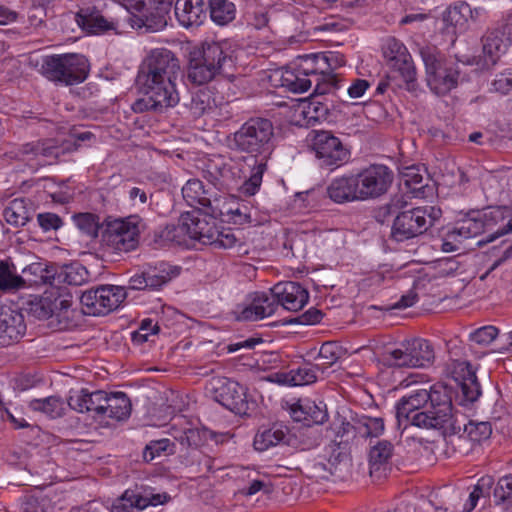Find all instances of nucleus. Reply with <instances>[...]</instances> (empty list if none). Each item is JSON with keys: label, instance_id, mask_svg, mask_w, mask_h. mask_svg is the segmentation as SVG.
<instances>
[{"label": "nucleus", "instance_id": "obj_41", "mask_svg": "<svg viewBox=\"0 0 512 512\" xmlns=\"http://www.w3.org/2000/svg\"><path fill=\"white\" fill-rule=\"evenodd\" d=\"M211 20L219 26L232 22L236 16V7L229 0H208Z\"/></svg>", "mask_w": 512, "mask_h": 512}, {"label": "nucleus", "instance_id": "obj_15", "mask_svg": "<svg viewBox=\"0 0 512 512\" xmlns=\"http://www.w3.org/2000/svg\"><path fill=\"white\" fill-rule=\"evenodd\" d=\"M403 267L409 269L408 274L417 278L414 287L419 284L422 278H427L430 281L435 278L454 276L459 277L462 281L463 261H457V258H436L424 264L418 260H412Z\"/></svg>", "mask_w": 512, "mask_h": 512}, {"label": "nucleus", "instance_id": "obj_48", "mask_svg": "<svg viewBox=\"0 0 512 512\" xmlns=\"http://www.w3.org/2000/svg\"><path fill=\"white\" fill-rule=\"evenodd\" d=\"M293 412L297 420H301L300 416H298V412L305 414L303 420L307 421L308 424L310 422L314 424H322L328 418L326 405L322 402L319 404H316L315 402H308L304 406H301L299 410H294Z\"/></svg>", "mask_w": 512, "mask_h": 512}, {"label": "nucleus", "instance_id": "obj_49", "mask_svg": "<svg viewBox=\"0 0 512 512\" xmlns=\"http://www.w3.org/2000/svg\"><path fill=\"white\" fill-rule=\"evenodd\" d=\"M24 285V280L16 274V268L8 261H0V290H15Z\"/></svg>", "mask_w": 512, "mask_h": 512}, {"label": "nucleus", "instance_id": "obj_29", "mask_svg": "<svg viewBox=\"0 0 512 512\" xmlns=\"http://www.w3.org/2000/svg\"><path fill=\"white\" fill-rule=\"evenodd\" d=\"M455 373L464 401L475 402L481 395V387L472 366L466 362L460 363Z\"/></svg>", "mask_w": 512, "mask_h": 512}, {"label": "nucleus", "instance_id": "obj_30", "mask_svg": "<svg viewBox=\"0 0 512 512\" xmlns=\"http://www.w3.org/2000/svg\"><path fill=\"white\" fill-rule=\"evenodd\" d=\"M59 155V147L51 140L25 143L14 152V157L20 161H31L38 157L57 158Z\"/></svg>", "mask_w": 512, "mask_h": 512}, {"label": "nucleus", "instance_id": "obj_59", "mask_svg": "<svg viewBox=\"0 0 512 512\" xmlns=\"http://www.w3.org/2000/svg\"><path fill=\"white\" fill-rule=\"evenodd\" d=\"M104 397H106L105 391H102V390H96L94 392L88 391L86 412L94 413L95 418H100L101 410L103 408Z\"/></svg>", "mask_w": 512, "mask_h": 512}, {"label": "nucleus", "instance_id": "obj_12", "mask_svg": "<svg viewBox=\"0 0 512 512\" xmlns=\"http://www.w3.org/2000/svg\"><path fill=\"white\" fill-rule=\"evenodd\" d=\"M70 307V299L53 293H45L44 296L28 303V311L33 317L39 320L52 319L51 325H55L59 330L67 329L69 326Z\"/></svg>", "mask_w": 512, "mask_h": 512}, {"label": "nucleus", "instance_id": "obj_3", "mask_svg": "<svg viewBox=\"0 0 512 512\" xmlns=\"http://www.w3.org/2000/svg\"><path fill=\"white\" fill-rule=\"evenodd\" d=\"M447 394L440 391L419 389L403 396L396 405L398 426L408 424L426 429H443L444 433L456 434L462 429L452 412Z\"/></svg>", "mask_w": 512, "mask_h": 512}, {"label": "nucleus", "instance_id": "obj_18", "mask_svg": "<svg viewBox=\"0 0 512 512\" xmlns=\"http://www.w3.org/2000/svg\"><path fill=\"white\" fill-rule=\"evenodd\" d=\"M166 494H154L144 487L124 491L111 505V512H140L148 506H157L167 501Z\"/></svg>", "mask_w": 512, "mask_h": 512}, {"label": "nucleus", "instance_id": "obj_20", "mask_svg": "<svg viewBox=\"0 0 512 512\" xmlns=\"http://www.w3.org/2000/svg\"><path fill=\"white\" fill-rule=\"evenodd\" d=\"M26 333L23 314L12 307L0 306V345L10 346L22 339Z\"/></svg>", "mask_w": 512, "mask_h": 512}, {"label": "nucleus", "instance_id": "obj_10", "mask_svg": "<svg viewBox=\"0 0 512 512\" xmlns=\"http://www.w3.org/2000/svg\"><path fill=\"white\" fill-rule=\"evenodd\" d=\"M126 298L127 292L124 287L102 285L83 292L80 303L85 314L100 316L118 309Z\"/></svg>", "mask_w": 512, "mask_h": 512}, {"label": "nucleus", "instance_id": "obj_44", "mask_svg": "<svg viewBox=\"0 0 512 512\" xmlns=\"http://www.w3.org/2000/svg\"><path fill=\"white\" fill-rule=\"evenodd\" d=\"M158 272L154 274L147 273L148 289L156 290L168 283L171 279L177 277L182 268L178 265H169L162 262L157 268Z\"/></svg>", "mask_w": 512, "mask_h": 512}, {"label": "nucleus", "instance_id": "obj_26", "mask_svg": "<svg viewBox=\"0 0 512 512\" xmlns=\"http://www.w3.org/2000/svg\"><path fill=\"white\" fill-rule=\"evenodd\" d=\"M175 16L185 28L198 27L206 19L205 3L203 0H176Z\"/></svg>", "mask_w": 512, "mask_h": 512}, {"label": "nucleus", "instance_id": "obj_47", "mask_svg": "<svg viewBox=\"0 0 512 512\" xmlns=\"http://www.w3.org/2000/svg\"><path fill=\"white\" fill-rule=\"evenodd\" d=\"M401 180L414 197H421L423 195L425 185L423 184L424 179L419 167L410 166L404 168L401 172Z\"/></svg>", "mask_w": 512, "mask_h": 512}, {"label": "nucleus", "instance_id": "obj_31", "mask_svg": "<svg viewBox=\"0 0 512 512\" xmlns=\"http://www.w3.org/2000/svg\"><path fill=\"white\" fill-rule=\"evenodd\" d=\"M153 244L156 248H164L172 245L187 246L188 239L182 223L168 224L160 227L153 233Z\"/></svg>", "mask_w": 512, "mask_h": 512}, {"label": "nucleus", "instance_id": "obj_13", "mask_svg": "<svg viewBox=\"0 0 512 512\" xmlns=\"http://www.w3.org/2000/svg\"><path fill=\"white\" fill-rule=\"evenodd\" d=\"M360 196L362 201L377 199L386 194L393 183V171L382 164H372L358 173Z\"/></svg>", "mask_w": 512, "mask_h": 512}, {"label": "nucleus", "instance_id": "obj_24", "mask_svg": "<svg viewBox=\"0 0 512 512\" xmlns=\"http://www.w3.org/2000/svg\"><path fill=\"white\" fill-rule=\"evenodd\" d=\"M277 309V299L271 291L270 293L257 292L252 298L251 304L240 312L238 319L256 321L270 317Z\"/></svg>", "mask_w": 512, "mask_h": 512}, {"label": "nucleus", "instance_id": "obj_40", "mask_svg": "<svg viewBox=\"0 0 512 512\" xmlns=\"http://www.w3.org/2000/svg\"><path fill=\"white\" fill-rule=\"evenodd\" d=\"M220 211L222 220L232 221L235 224L242 225L251 222V215L246 204L238 202H227L225 198H221Z\"/></svg>", "mask_w": 512, "mask_h": 512}, {"label": "nucleus", "instance_id": "obj_57", "mask_svg": "<svg viewBox=\"0 0 512 512\" xmlns=\"http://www.w3.org/2000/svg\"><path fill=\"white\" fill-rule=\"evenodd\" d=\"M498 335V329L494 326H484L470 333L469 339L481 346L489 345Z\"/></svg>", "mask_w": 512, "mask_h": 512}, {"label": "nucleus", "instance_id": "obj_2", "mask_svg": "<svg viewBox=\"0 0 512 512\" xmlns=\"http://www.w3.org/2000/svg\"><path fill=\"white\" fill-rule=\"evenodd\" d=\"M181 73L180 63L167 48H155L145 57L138 74V83L144 97L132 105L137 113L162 111L179 103L176 81Z\"/></svg>", "mask_w": 512, "mask_h": 512}, {"label": "nucleus", "instance_id": "obj_28", "mask_svg": "<svg viewBox=\"0 0 512 512\" xmlns=\"http://www.w3.org/2000/svg\"><path fill=\"white\" fill-rule=\"evenodd\" d=\"M78 24L87 32L92 34H102L109 30H114L118 26L115 19H106L95 8L81 9L78 14Z\"/></svg>", "mask_w": 512, "mask_h": 512}, {"label": "nucleus", "instance_id": "obj_61", "mask_svg": "<svg viewBox=\"0 0 512 512\" xmlns=\"http://www.w3.org/2000/svg\"><path fill=\"white\" fill-rule=\"evenodd\" d=\"M461 240L453 229L447 233L445 238L440 240V250L444 253L455 252L460 249Z\"/></svg>", "mask_w": 512, "mask_h": 512}, {"label": "nucleus", "instance_id": "obj_43", "mask_svg": "<svg viewBox=\"0 0 512 512\" xmlns=\"http://www.w3.org/2000/svg\"><path fill=\"white\" fill-rule=\"evenodd\" d=\"M358 436L362 438L379 437L385 430L384 419L381 417H371L368 415L356 416V425L354 427Z\"/></svg>", "mask_w": 512, "mask_h": 512}, {"label": "nucleus", "instance_id": "obj_63", "mask_svg": "<svg viewBox=\"0 0 512 512\" xmlns=\"http://www.w3.org/2000/svg\"><path fill=\"white\" fill-rule=\"evenodd\" d=\"M493 485H494L493 477L486 475V476L481 477L478 480V482L475 485L472 492L474 494H477L479 499L481 497H489L491 490L493 488Z\"/></svg>", "mask_w": 512, "mask_h": 512}, {"label": "nucleus", "instance_id": "obj_56", "mask_svg": "<svg viewBox=\"0 0 512 512\" xmlns=\"http://www.w3.org/2000/svg\"><path fill=\"white\" fill-rule=\"evenodd\" d=\"M316 369V366H303L297 369H292L293 385L302 386L316 382Z\"/></svg>", "mask_w": 512, "mask_h": 512}, {"label": "nucleus", "instance_id": "obj_58", "mask_svg": "<svg viewBox=\"0 0 512 512\" xmlns=\"http://www.w3.org/2000/svg\"><path fill=\"white\" fill-rule=\"evenodd\" d=\"M87 397V389H81L76 391L72 390L70 391V396L67 399V404L71 409L79 413H85L87 410Z\"/></svg>", "mask_w": 512, "mask_h": 512}, {"label": "nucleus", "instance_id": "obj_33", "mask_svg": "<svg viewBox=\"0 0 512 512\" xmlns=\"http://www.w3.org/2000/svg\"><path fill=\"white\" fill-rule=\"evenodd\" d=\"M505 258H499L489 263L490 258H474L473 262L463 261L461 270L462 282H468L479 276L480 280H485L492 271H494Z\"/></svg>", "mask_w": 512, "mask_h": 512}, {"label": "nucleus", "instance_id": "obj_25", "mask_svg": "<svg viewBox=\"0 0 512 512\" xmlns=\"http://www.w3.org/2000/svg\"><path fill=\"white\" fill-rule=\"evenodd\" d=\"M182 196L189 206L196 209L212 208L216 202L221 203V198H212L210 188L199 179H189L182 187Z\"/></svg>", "mask_w": 512, "mask_h": 512}, {"label": "nucleus", "instance_id": "obj_9", "mask_svg": "<svg viewBox=\"0 0 512 512\" xmlns=\"http://www.w3.org/2000/svg\"><path fill=\"white\" fill-rule=\"evenodd\" d=\"M441 215L434 206L416 207L397 215L392 227V236L403 241L424 233Z\"/></svg>", "mask_w": 512, "mask_h": 512}, {"label": "nucleus", "instance_id": "obj_62", "mask_svg": "<svg viewBox=\"0 0 512 512\" xmlns=\"http://www.w3.org/2000/svg\"><path fill=\"white\" fill-rule=\"evenodd\" d=\"M50 505L47 499L29 497L22 504V512H50Z\"/></svg>", "mask_w": 512, "mask_h": 512}, {"label": "nucleus", "instance_id": "obj_21", "mask_svg": "<svg viewBox=\"0 0 512 512\" xmlns=\"http://www.w3.org/2000/svg\"><path fill=\"white\" fill-rule=\"evenodd\" d=\"M277 299V308L281 305L289 311H298L308 302L309 293L299 283L287 281L280 282L271 288Z\"/></svg>", "mask_w": 512, "mask_h": 512}, {"label": "nucleus", "instance_id": "obj_32", "mask_svg": "<svg viewBox=\"0 0 512 512\" xmlns=\"http://www.w3.org/2000/svg\"><path fill=\"white\" fill-rule=\"evenodd\" d=\"M509 45L510 39L504 31L496 29L488 32L483 42V52L486 60L495 64L506 53Z\"/></svg>", "mask_w": 512, "mask_h": 512}, {"label": "nucleus", "instance_id": "obj_7", "mask_svg": "<svg viewBox=\"0 0 512 512\" xmlns=\"http://www.w3.org/2000/svg\"><path fill=\"white\" fill-rule=\"evenodd\" d=\"M143 230L144 224L138 215L107 217L103 222L101 244L113 253H129L138 248Z\"/></svg>", "mask_w": 512, "mask_h": 512}, {"label": "nucleus", "instance_id": "obj_51", "mask_svg": "<svg viewBox=\"0 0 512 512\" xmlns=\"http://www.w3.org/2000/svg\"><path fill=\"white\" fill-rule=\"evenodd\" d=\"M496 505H503L506 509L512 508V474L501 477L493 489Z\"/></svg>", "mask_w": 512, "mask_h": 512}, {"label": "nucleus", "instance_id": "obj_64", "mask_svg": "<svg viewBox=\"0 0 512 512\" xmlns=\"http://www.w3.org/2000/svg\"><path fill=\"white\" fill-rule=\"evenodd\" d=\"M495 91L501 94H508L512 90V73L501 74L492 83Z\"/></svg>", "mask_w": 512, "mask_h": 512}, {"label": "nucleus", "instance_id": "obj_36", "mask_svg": "<svg viewBox=\"0 0 512 512\" xmlns=\"http://www.w3.org/2000/svg\"><path fill=\"white\" fill-rule=\"evenodd\" d=\"M287 437V427L273 425L271 428L266 429L255 436L254 446L255 449L264 451L272 446L287 443Z\"/></svg>", "mask_w": 512, "mask_h": 512}, {"label": "nucleus", "instance_id": "obj_1", "mask_svg": "<svg viewBox=\"0 0 512 512\" xmlns=\"http://www.w3.org/2000/svg\"><path fill=\"white\" fill-rule=\"evenodd\" d=\"M274 128L265 118H252L234 133L237 150L249 154L232 159L221 169L222 184L227 189L238 188L247 196L255 195L267 169V157L273 149Z\"/></svg>", "mask_w": 512, "mask_h": 512}, {"label": "nucleus", "instance_id": "obj_27", "mask_svg": "<svg viewBox=\"0 0 512 512\" xmlns=\"http://www.w3.org/2000/svg\"><path fill=\"white\" fill-rule=\"evenodd\" d=\"M131 408L130 399L124 392H106L100 419L109 418L115 421H124L130 416Z\"/></svg>", "mask_w": 512, "mask_h": 512}, {"label": "nucleus", "instance_id": "obj_14", "mask_svg": "<svg viewBox=\"0 0 512 512\" xmlns=\"http://www.w3.org/2000/svg\"><path fill=\"white\" fill-rule=\"evenodd\" d=\"M427 84L437 95H446L458 85L459 70L451 61L437 59L433 56L424 58Z\"/></svg>", "mask_w": 512, "mask_h": 512}, {"label": "nucleus", "instance_id": "obj_34", "mask_svg": "<svg viewBox=\"0 0 512 512\" xmlns=\"http://www.w3.org/2000/svg\"><path fill=\"white\" fill-rule=\"evenodd\" d=\"M414 368L430 366L435 359L434 348L429 341L422 338L406 340Z\"/></svg>", "mask_w": 512, "mask_h": 512}, {"label": "nucleus", "instance_id": "obj_8", "mask_svg": "<svg viewBox=\"0 0 512 512\" xmlns=\"http://www.w3.org/2000/svg\"><path fill=\"white\" fill-rule=\"evenodd\" d=\"M41 70L51 81L73 85L86 79L88 61L80 54L52 55L44 59Z\"/></svg>", "mask_w": 512, "mask_h": 512}, {"label": "nucleus", "instance_id": "obj_38", "mask_svg": "<svg viewBox=\"0 0 512 512\" xmlns=\"http://www.w3.org/2000/svg\"><path fill=\"white\" fill-rule=\"evenodd\" d=\"M71 220L82 235L91 239H96L100 228L103 227V224H100V217L90 212L75 213Z\"/></svg>", "mask_w": 512, "mask_h": 512}, {"label": "nucleus", "instance_id": "obj_5", "mask_svg": "<svg viewBox=\"0 0 512 512\" xmlns=\"http://www.w3.org/2000/svg\"><path fill=\"white\" fill-rule=\"evenodd\" d=\"M233 44L228 40L205 42L202 49L192 56L188 78L197 85H203L217 75L230 78L235 65Z\"/></svg>", "mask_w": 512, "mask_h": 512}, {"label": "nucleus", "instance_id": "obj_37", "mask_svg": "<svg viewBox=\"0 0 512 512\" xmlns=\"http://www.w3.org/2000/svg\"><path fill=\"white\" fill-rule=\"evenodd\" d=\"M412 358L406 341H403L397 348L384 351L381 362L390 368H414Z\"/></svg>", "mask_w": 512, "mask_h": 512}, {"label": "nucleus", "instance_id": "obj_39", "mask_svg": "<svg viewBox=\"0 0 512 512\" xmlns=\"http://www.w3.org/2000/svg\"><path fill=\"white\" fill-rule=\"evenodd\" d=\"M33 411L44 413L48 417L55 419L62 417L66 411V404L58 396H49L43 399H33L29 403Z\"/></svg>", "mask_w": 512, "mask_h": 512}, {"label": "nucleus", "instance_id": "obj_53", "mask_svg": "<svg viewBox=\"0 0 512 512\" xmlns=\"http://www.w3.org/2000/svg\"><path fill=\"white\" fill-rule=\"evenodd\" d=\"M212 436V432L205 428H191L184 431L183 434L179 436L178 441L184 447L197 448L204 445Z\"/></svg>", "mask_w": 512, "mask_h": 512}, {"label": "nucleus", "instance_id": "obj_22", "mask_svg": "<svg viewBox=\"0 0 512 512\" xmlns=\"http://www.w3.org/2000/svg\"><path fill=\"white\" fill-rule=\"evenodd\" d=\"M327 195L338 204L362 201L356 174L334 178L327 186Z\"/></svg>", "mask_w": 512, "mask_h": 512}, {"label": "nucleus", "instance_id": "obj_16", "mask_svg": "<svg viewBox=\"0 0 512 512\" xmlns=\"http://www.w3.org/2000/svg\"><path fill=\"white\" fill-rule=\"evenodd\" d=\"M504 218V211L500 207L486 210H472L464 214L453 228L461 239L476 237L482 232L491 229Z\"/></svg>", "mask_w": 512, "mask_h": 512}, {"label": "nucleus", "instance_id": "obj_52", "mask_svg": "<svg viewBox=\"0 0 512 512\" xmlns=\"http://www.w3.org/2000/svg\"><path fill=\"white\" fill-rule=\"evenodd\" d=\"M464 433L473 442H482L490 438L492 434V426L488 421L470 420L463 426Z\"/></svg>", "mask_w": 512, "mask_h": 512}, {"label": "nucleus", "instance_id": "obj_60", "mask_svg": "<svg viewBox=\"0 0 512 512\" xmlns=\"http://www.w3.org/2000/svg\"><path fill=\"white\" fill-rule=\"evenodd\" d=\"M37 222L44 231L58 230L63 226L60 216L51 212L39 213Z\"/></svg>", "mask_w": 512, "mask_h": 512}, {"label": "nucleus", "instance_id": "obj_54", "mask_svg": "<svg viewBox=\"0 0 512 512\" xmlns=\"http://www.w3.org/2000/svg\"><path fill=\"white\" fill-rule=\"evenodd\" d=\"M339 347L334 342H325L320 347L317 360L321 361L315 366L324 372L325 369L331 367L339 359Z\"/></svg>", "mask_w": 512, "mask_h": 512}, {"label": "nucleus", "instance_id": "obj_55", "mask_svg": "<svg viewBox=\"0 0 512 512\" xmlns=\"http://www.w3.org/2000/svg\"><path fill=\"white\" fill-rule=\"evenodd\" d=\"M172 453H174L173 445L171 444L169 439L164 438L160 440L150 441V443L147 444L144 449L143 457L146 461H152L153 459L162 454L166 455Z\"/></svg>", "mask_w": 512, "mask_h": 512}, {"label": "nucleus", "instance_id": "obj_23", "mask_svg": "<svg viewBox=\"0 0 512 512\" xmlns=\"http://www.w3.org/2000/svg\"><path fill=\"white\" fill-rule=\"evenodd\" d=\"M393 453L394 446L388 440H378L370 445L368 461L371 477L380 479L386 475Z\"/></svg>", "mask_w": 512, "mask_h": 512}, {"label": "nucleus", "instance_id": "obj_17", "mask_svg": "<svg viewBox=\"0 0 512 512\" xmlns=\"http://www.w3.org/2000/svg\"><path fill=\"white\" fill-rule=\"evenodd\" d=\"M383 54L391 68L399 72L407 89H413L416 81V68L406 46L400 40L390 37L385 41Z\"/></svg>", "mask_w": 512, "mask_h": 512}, {"label": "nucleus", "instance_id": "obj_4", "mask_svg": "<svg viewBox=\"0 0 512 512\" xmlns=\"http://www.w3.org/2000/svg\"><path fill=\"white\" fill-rule=\"evenodd\" d=\"M344 65L345 59L339 53L306 55L280 71V86L293 93H303L315 82V91L324 93L320 88V76L328 78L332 70Z\"/></svg>", "mask_w": 512, "mask_h": 512}, {"label": "nucleus", "instance_id": "obj_42", "mask_svg": "<svg viewBox=\"0 0 512 512\" xmlns=\"http://www.w3.org/2000/svg\"><path fill=\"white\" fill-rule=\"evenodd\" d=\"M356 425V416L352 417L351 421H346L343 418L334 421L330 427V431L334 434V439L331 441L332 447L340 448L342 443H348L358 436V432L354 428Z\"/></svg>", "mask_w": 512, "mask_h": 512}, {"label": "nucleus", "instance_id": "obj_19", "mask_svg": "<svg viewBox=\"0 0 512 512\" xmlns=\"http://www.w3.org/2000/svg\"><path fill=\"white\" fill-rule=\"evenodd\" d=\"M216 400L225 408L239 415H246L249 411L246 388L238 382L223 378L218 380L215 387Z\"/></svg>", "mask_w": 512, "mask_h": 512}, {"label": "nucleus", "instance_id": "obj_50", "mask_svg": "<svg viewBox=\"0 0 512 512\" xmlns=\"http://www.w3.org/2000/svg\"><path fill=\"white\" fill-rule=\"evenodd\" d=\"M470 7L464 2L449 6L443 13V22L447 27H462L467 21Z\"/></svg>", "mask_w": 512, "mask_h": 512}, {"label": "nucleus", "instance_id": "obj_46", "mask_svg": "<svg viewBox=\"0 0 512 512\" xmlns=\"http://www.w3.org/2000/svg\"><path fill=\"white\" fill-rule=\"evenodd\" d=\"M192 116L200 117L212 110L215 101L208 90H199L191 95L190 102L185 104Z\"/></svg>", "mask_w": 512, "mask_h": 512}, {"label": "nucleus", "instance_id": "obj_45", "mask_svg": "<svg viewBox=\"0 0 512 512\" xmlns=\"http://www.w3.org/2000/svg\"><path fill=\"white\" fill-rule=\"evenodd\" d=\"M58 278L69 285L79 286L89 280V273L82 264L74 261L61 267Z\"/></svg>", "mask_w": 512, "mask_h": 512}, {"label": "nucleus", "instance_id": "obj_35", "mask_svg": "<svg viewBox=\"0 0 512 512\" xmlns=\"http://www.w3.org/2000/svg\"><path fill=\"white\" fill-rule=\"evenodd\" d=\"M30 202L25 198H15L3 211L5 221L15 227L24 226L30 219Z\"/></svg>", "mask_w": 512, "mask_h": 512}, {"label": "nucleus", "instance_id": "obj_6", "mask_svg": "<svg viewBox=\"0 0 512 512\" xmlns=\"http://www.w3.org/2000/svg\"><path fill=\"white\" fill-rule=\"evenodd\" d=\"M221 218L219 203L212 208H197L181 214L180 223L185 228L187 239L196 240L216 248H232L236 238L231 232L220 231L217 220Z\"/></svg>", "mask_w": 512, "mask_h": 512}, {"label": "nucleus", "instance_id": "obj_11", "mask_svg": "<svg viewBox=\"0 0 512 512\" xmlns=\"http://www.w3.org/2000/svg\"><path fill=\"white\" fill-rule=\"evenodd\" d=\"M306 141L315 152L322 167L333 170L348 160V151L341 141L328 131L311 130L306 137Z\"/></svg>", "mask_w": 512, "mask_h": 512}]
</instances>
